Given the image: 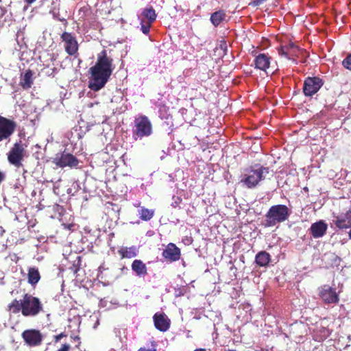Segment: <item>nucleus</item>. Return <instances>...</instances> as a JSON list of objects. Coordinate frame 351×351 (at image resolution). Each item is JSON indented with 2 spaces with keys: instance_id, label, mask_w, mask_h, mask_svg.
I'll use <instances>...</instances> for the list:
<instances>
[{
  "instance_id": "obj_3",
  "label": "nucleus",
  "mask_w": 351,
  "mask_h": 351,
  "mask_svg": "<svg viewBox=\"0 0 351 351\" xmlns=\"http://www.w3.org/2000/svg\"><path fill=\"white\" fill-rule=\"evenodd\" d=\"M291 210L284 204L271 206L265 214L263 226L265 228L272 227L287 220L291 215Z\"/></svg>"
},
{
  "instance_id": "obj_32",
  "label": "nucleus",
  "mask_w": 351,
  "mask_h": 351,
  "mask_svg": "<svg viewBox=\"0 0 351 351\" xmlns=\"http://www.w3.org/2000/svg\"><path fill=\"white\" fill-rule=\"evenodd\" d=\"M266 1L267 0H254L249 3V5L252 6V7L258 6V5H261L262 3H263Z\"/></svg>"
},
{
  "instance_id": "obj_1",
  "label": "nucleus",
  "mask_w": 351,
  "mask_h": 351,
  "mask_svg": "<svg viewBox=\"0 0 351 351\" xmlns=\"http://www.w3.org/2000/svg\"><path fill=\"white\" fill-rule=\"evenodd\" d=\"M114 69L113 59L104 49L97 55L94 66L90 68V75L88 87L93 91H99L108 82Z\"/></svg>"
},
{
  "instance_id": "obj_12",
  "label": "nucleus",
  "mask_w": 351,
  "mask_h": 351,
  "mask_svg": "<svg viewBox=\"0 0 351 351\" xmlns=\"http://www.w3.org/2000/svg\"><path fill=\"white\" fill-rule=\"evenodd\" d=\"M60 39L64 43V48L69 56H75L77 53L79 45L76 37L70 32H64L60 35Z\"/></svg>"
},
{
  "instance_id": "obj_11",
  "label": "nucleus",
  "mask_w": 351,
  "mask_h": 351,
  "mask_svg": "<svg viewBox=\"0 0 351 351\" xmlns=\"http://www.w3.org/2000/svg\"><path fill=\"white\" fill-rule=\"evenodd\" d=\"M21 337L25 343L29 347H36L42 344L43 336L40 330L36 329L25 330Z\"/></svg>"
},
{
  "instance_id": "obj_30",
  "label": "nucleus",
  "mask_w": 351,
  "mask_h": 351,
  "mask_svg": "<svg viewBox=\"0 0 351 351\" xmlns=\"http://www.w3.org/2000/svg\"><path fill=\"white\" fill-rule=\"evenodd\" d=\"M152 345L153 346L152 348H146V347H141L139 349H138L137 351H157V350L156 348V343L154 341H153L152 342Z\"/></svg>"
},
{
  "instance_id": "obj_14",
  "label": "nucleus",
  "mask_w": 351,
  "mask_h": 351,
  "mask_svg": "<svg viewBox=\"0 0 351 351\" xmlns=\"http://www.w3.org/2000/svg\"><path fill=\"white\" fill-rule=\"evenodd\" d=\"M333 222L339 229H348L351 228V209L345 213H341L334 216Z\"/></svg>"
},
{
  "instance_id": "obj_37",
  "label": "nucleus",
  "mask_w": 351,
  "mask_h": 351,
  "mask_svg": "<svg viewBox=\"0 0 351 351\" xmlns=\"http://www.w3.org/2000/svg\"><path fill=\"white\" fill-rule=\"evenodd\" d=\"M27 4L33 3L36 0H25Z\"/></svg>"
},
{
  "instance_id": "obj_4",
  "label": "nucleus",
  "mask_w": 351,
  "mask_h": 351,
  "mask_svg": "<svg viewBox=\"0 0 351 351\" xmlns=\"http://www.w3.org/2000/svg\"><path fill=\"white\" fill-rule=\"evenodd\" d=\"M134 123L132 134L135 140L141 139L152 134V124L145 115L141 114L136 117Z\"/></svg>"
},
{
  "instance_id": "obj_7",
  "label": "nucleus",
  "mask_w": 351,
  "mask_h": 351,
  "mask_svg": "<svg viewBox=\"0 0 351 351\" xmlns=\"http://www.w3.org/2000/svg\"><path fill=\"white\" fill-rule=\"evenodd\" d=\"M16 128V123L6 117L0 116V142L10 141Z\"/></svg>"
},
{
  "instance_id": "obj_28",
  "label": "nucleus",
  "mask_w": 351,
  "mask_h": 351,
  "mask_svg": "<svg viewBox=\"0 0 351 351\" xmlns=\"http://www.w3.org/2000/svg\"><path fill=\"white\" fill-rule=\"evenodd\" d=\"M286 46H287V48L289 49L290 57L295 55L297 51H299L298 47L296 45H295V44L293 43H289Z\"/></svg>"
},
{
  "instance_id": "obj_40",
  "label": "nucleus",
  "mask_w": 351,
  "mask_h": 351,
  "mask_svg": "<svg viewBox=\"0 0 351 351\" xmlns=\"http://www.w3.org/2000/svg\"><path fill=\"white\" fill-rule=\"evenodd\" d=\"M256 351H269V350L265 348H261L260 350H257Z\"/></svg>"
},
{
  "instance_id": "obj_35",
  "label": "nucleus",
  "mask_w": 351,
  "mask_h": 351,
  "mask_svg": "<svg viewBox=\"0 0 351 351\" xmlns=\"http://www.w3.org/2000/svg\"><path fill=\"white\" fill-rule=\"evenodd\" d=\"M5 175L0 171V184L4 180Z\"/></svg>"
},
{
  "instance_id": "obj_17",
  "label": "nucleus",
  "mask_w": 351,
  "mask_h": 351,
  "mask_svg": "<svg viewBox=\"0 0 351 351\" xmlns=\"http://www.w3.org/2000/svg\"><path fill=\"white\" fill-rule=\"evenodd\" d=\"M271 58L265 53H259L255 56L254 63L255 68L267 73L269 68Z\"/></svg>"
},
{
  "instance_id": "obj_22",
  "label": "nucleus",
  "mask_w": 351,
  "mask_h": 351,
  "mask_svg": "<svg viewBox=\"0 0 351 351\" xmlns=\"http://www.w3.org/2000/svg\"><path fill=\"white\" fill-rule=\"evenodd\" d=\"M271 261V255L266 251L259 252L255 257V262L259 267H266Z\"/></svg>"
},
{
  "instance_id": "obj_16",
  "label": "nucleus",
  "mask_w": 351,
  "mask_h": 351,
  "mask_svg": "<svg viewBox=\"0 0 351 351\" xmlns=\"http://www.w3.org/2000/svg\"><path fill=\"white\" fill-rule=\"evenodd\" d=\"M328 229V225L324 220H319L311 224L309 229L313 238L317 239L324 236Z\"/></svg>"
},
{
  "instance_id": "obj_31",
  "label": "nucleus",
  "mask_w": 351,
  "mask_h": 351,
  "mask_svg": "<svg viewBox=\"0 0 351 351\" xmlns=\"http://www.w3.org/2000/svg\"><path fill=\"white\" fill-rule=\"evenodd\" d=\"M182 202V198L180 197H173V202H172L171 206L173 208H177L179 206L180 203Z\"/></svg>"
},
{
  "instance_id": "obj_25",
  "label": "nucleus",
  "mask_w": 351,
  "mask_h": 351,
  "mask_svg": "<svg viewBox=\"0 0 351 351\" xmlns=\"http://www.w3.org/2000/svg\"><path fill=\"white\" fill-rule=\"evenodd\" d=\"M138 213L140 219L145 221H149L154 215V210L148 209L144 207H141V208L138 210Z\"/></svg>"
},
{
  "instance_id": "obj_20",
  "label": "nucleus",
  "mask_w": 351,
  "mask_h": 351,
  "mask_svg": "<svg viewBox=\"0 0 351 351\" xmlns=\"http://www.w3.org/2000/svg\"><path fill=\"white\" fill-rule=\"evenodd\" d=\"M119 255L121 256V259L123 258H132L137 256L138 254V249L135 246H132L130 247H121L117 251Z\"/></svg>"
},
{
  "instance_id": "obj_41",
  "label": "nucleus",
  "mask_w": 351,
  "mask_h": 351,
  "mask_svg": "<svg viewBox=\"0 0 351 351\" xmlns=\"http://www.w3.org/2000/svg\"><path fill=\"white\" fill-rule=\"evenodd\" d=\"M349 237H350V239H351V228H350V230L349 232Z\"/></svg>"
},
{
  "instance_id": "obj_26",
  "label": "nucleus",
  "mask_w": 351,
  "mask_h": 351,
  "mask_svg": "<svg viewBox=\"0 0 351 351\" xmlns=\"http://www.w3.org/2000/svg\"><path fill=\"white\" fill-rule=\"evenodd\" d=\"M153 23L141 19V30L145 34H148Z\"/></svg>"
},
{
  "instance_id": "obj_33",
  "label": "nucleus",
  "mask_w": 351,
  "mask_h": 351,
  "mask_svg": "<svg viewBox=\"0 0 351 351\" xmlns=\"http://www.w3.org/2000/svg\"><path fill=\"white\" fill-rule=\"evenodd\" d=\"M67 335L65 332H61L59 335H57L54 337L55 343H58L60 341V339L63 337H66Z\"/></svg>"
},
{
  "instance_id": "obj_21",
  "label": "nucleus",
  "mask_w": 351,
  "mask_h": 351,
  "mask_svg": "<svg viewBox=\"0 0 351 351\" xmlns=\"http://www.w3.org/2000/svg\"><path fill=\"white\" fill-rule=\"evenodd\" d=\"M40 274L38 269V268L29 267L27 270V282L30 284L33 287L37 285V283L40 280Z\"/></svg>"
},
{
  "instance_id": "obj_15",
  "label": "nucleus",
  "mask_w": 351,
  "mask_h": 351,
  "mask_svg": "<svg viewBox=\"0 0 351 351\" xmlns=\"http://www.w3.org/2000/svg\"><path fill=\"white\" fill-rule=\"evenodd\" d=\"M154 326L161 332H166L170 328V319L163 313H156L154 317Z\"/></svg>"
},
{
  "instance_id": "obj_6",
  "label": "nucleus",
  "mask_w": 351,
  "mask_h": 351,
  "mask_svg": "<svg viewBox=\"0 0 351 351\" xmlns=\"http://www.w3.org/2000/svg\"><path fill=\"white\" fill-rule=\"evenodd\" d=\"M25 155V149L24 145L21 141H19L13 145V147L7 154L8 160L10 164L19 168L22 166V161Z\"/></svg>"
},
{
  "instance_id": "obj_23",
  "label": "nucleus",
  "mask_w": 351,
  "mask_h": 351,
  "mask_svg": "<svg viewBox=\"0 0 351 351\" xmlns=\"http://www.w3.org/2000/svg\"><path fill=\"white\" fill-rule=\"evenodd\" d=\"M226 16V12L220 10L211 14L210 21L215 27H217L225 19Z\"/></svg>"
},
{
  "instance_id": "obj_13",
  "label": "nucleus",
  "mask_w": 351,
  "mask_h": 351,
  "mask_svg": "<svg viewBox=\"0 0 351 351\" xmlns=\"http://www.w3.org/2000/svg\"><path fill=\"white\" fill-rule=\"evenodd\" d=\"M162 255L166 261L175 262L180 260L181 257L180 249L176 244L169 243L163 250Z\"/></svg>"
},
{
  "instance_id": "obj_10",
  "label": "nucleus",
  "mask_w": 351,
  "mask_h": 351,
  "mask_svg": "<svg viewBox=\"0 0 351 351\" xmlns=\"http://www.w3.org/2000/svg\"><path fill=\"white\" fill-rule=\"evenodd\" d=\"M324 85V81L319 77H308L304 80L303 93L306 97H312Z\"/></svg>"
},
{
  "instance_id": "obj_9",
  "label": "nucleus",
  "mask_w": 351,
  "mask_h": 351,
  "mask_svg": "<svg viewBox=\"0 0 351 351\" xmlns=\"http://www.w3.org/2000/svg\"><path fill=\"white\" fill-rule=\"evenodd\" d=\"M318 295L324 304H337L339 298L335 288L324 285L318 288Z\"/></svg>"
},
{
  "instance_id": "obj_5",
  "label": "nucleus",
  "mask_w": 351,
  "mask_h": 351,
  "mask_svg": "<svg viewBox=\"0 0 351 351\" xmlns=\"http://www.w3.org/2000/svg\"><path fill=\"white\" fill-rule=\"evenodd\" d=\"M269 169L264 167H261L255 170L252 169L243 176L241 182L249 189L254 188L260 181L265 179L264 175L269 173Z\"/></svg>"
},
{
  "instance_id": "obj_19",
  "label": "nucleus",
  "mask_w": 351,
  "mask_h": 351,
  "mask_svg": "<svg viewBox=\"0 0 351 351\" xmlns=\"http://www.w3.org/2000/svg\"><path fill=\"white\" fill-rule=\"evenodd\" d=\"M33 83V72L32 70L27 69L21 75L19 84L24 90H27L32 87Z\"/></svg>"
},
{
  "instance_id": "obj_29",
  "label": "nucleus",
  "mask_w": 351,
  "mask_h": 351,
  "mask_svg": "<svg viewBox=\"0 0 351 351\" xmlns=\"http://www.w3.org/2000/svg\"><path fill=\"white\" fill-rule=\"evenodd\" d=\"M342 64L346 69L351 70V53L348 54L343 60Z\"/></svg>"
},
{
  "instance_id": "obj_39",
  "label": "nucleus",
  "mask_w": 351,
  "mask_h": 351,
  "mask_svg": "<svg viewBox=\"0 0 351 351\" xmlns=\"http://www.w3.org/2000/svg\"><path fill=\"white\" fill-rule=\"evenodd\" d=\"M193 351H206L204 348H197Z\"/></svg>"
},
{
  "instance_id": "obj_27",
  "label": "nucleus",
  "mask_w": 351,
  "mask_h": 351,
  "mask_svg": "<svg viewBox=\"0 0 351 351\" xmlns=\"http://www.w3.org/2000/svg\"><path fill=\"white\" fill-rule=\"evenodd\" d=\"M278 54L282 56H285V58H288V59H290V54H289V49L287 48V46H281L279 48H278Z\"/></svg>"
},
{
  "instance_id": "obj_34",
  "label": "nucleus",
  "mask_w": 351,
  "mask_h": 351,
  "mask_svg": "<svg viewBox=\"0 0 351 351\" xmlns=\"http://www.w3.org/2000/svg\"><path fill=\"white\" fill-rule=\"evenodd\" d=\"M71 346L68 343H64L61 347L57 350V351H70Z\"/></svg>"
},
{
  "instance_id": "obj_8",
  "label": "nucleus",
  "mask_w": 351,
  "mask_h": 351,
  "mask_svg": "<svg viewBox=\"0 0 351 351\" xmlns=\"http://www.w3.org/2000/svg\"><path fill=\"white\" fill-rule=\"evenodd\" d=\"M53 162L60 168H64L66 167L73 168L77 166L79 161L73 154L62 152L56 154V156L53 159Z\"/></svg>"
},
{
  "instance_id": "obj_38",
  "label": "nucleus",
  "mask_w": 351,
  "mask_h": 351,
  "mask_svg": "<svg viewBox=\"0 0 351 351\" xmlns=\"http://www.w3.org/2000/svg\"><path fill=\"white\" fill-rule=\"evenodd\" d=\"M60 21L63 22L64 23L65 25H66L68 24L66 20L65 19H59Z\"/></svg>"
},
{
  "instance_id": "obj_2",
  "label": "nucleus",
  "mask_w": 351,
  "mask_h": 351,
  "mask_svg": "<svg viewBox=\"0 0 351 351\" xmlns=\"http://www.w3.org/2000/svg\"><path fill=\"white\" fill-rule=\"evenodd\" d=\"M10 314L20 312L24 317H34L44 312V307L40 300L29 293H25L21 300L14 299L7 306Z\"/></svg>"
},
{
  "instance_id": "obj_24",
  "label": "nucleus",
  "mask_w": 351,
  "mask_h": 351,
  "mask_svg": "<svg viewBox=\"0 0 351 351\" xmlns=\"http://www.w3.org/2000/svg\"><path fill=\"white\" fill-rule=\"evenodd\" d=\"M142 16L147 19V21L154 23L156 19V14L155 10L152 6L146 7L142 12Z\"/></svg>"
},
{
  "instance_id": "obj_18",
  "label": "nucleus",
  "mask_w": 351,
  "mask_h": 351,
  "mask_svg": "<svg viewBox=\"0 0 351 351\" xmlns=\"http://www.w3.org/2000/svg\"><path fill=\"white\" fill-rule=\"evenodd\" d=\"M132 270L138 277H145L148 274L147 267L141 260L135 259L131 265Z\"/></svg>"
},
{
  "instance_id": "obj_36",
  "label": "nucleus",
  "mask_w": 351,
  "mask_h": 351,
  "mask_svg": "<svg viewBox=\"0 0 351 351\" xmlns=\"http://www.w3.org/2000/svg\"><path fill=\"white\" fill-rule=\"evenodd\" d=\"M63 226H64L65 228L66 229H69V230H71V228L73 227V225L72 224H63Z\"/></svg>"
}]
</instances>
